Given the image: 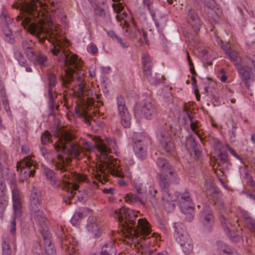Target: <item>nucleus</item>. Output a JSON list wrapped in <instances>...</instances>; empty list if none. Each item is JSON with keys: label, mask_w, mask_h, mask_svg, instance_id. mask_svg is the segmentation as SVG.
I'll return each instance as SVG.
<instances>
[{"label": "nucleus", "mask_w": 255, "mask_h": 255, "mask_svg": "<svg viewBox=\"0 0 255 255\" xmlns=\"http://www.w3.org/2000/svg\"><path fill=\"white\" fill-rule=\"evenodd\" d=\"M55 157L51 158L53 163L56 167L57 169L61 170V181L56 179L54 172L48 168L46 166H42V173L46 176L47 180L50 181V184L54 188H62L67 191V195L63 199L65 203L70 204V200L74 197L75 194V191L78 189L79 186L73 182H84L87 179V177L80 173H73L65 169V164L68 163L70 160V158L65 157L60 151H56Z\"/></svg>", "instance_id": "nucleus-1"}, {"label": "nucleus", "mask_w": 255, "mask_h": 255, "mask_svg": "<svg viewBox=\"0 0 255 255\" xmlns=\"http://www.w3.org/2000/svg\"><path fill=\"white\" fill-rule=\"evenodd\" d=\"M112 215L118 219L125 238L133 241L136 240L141 247L150 243L148 240L150 238L151 230L145 219H139L136 222L137 215L133 211L125 207L115 210Z\"/></svg>", "instance_id": "nucleus-2"}, {"label": "nucleus", "mask_w": 255, "mask_h": 255, "mask_svg": "<svg viewBox=\"0 0 255 255\" xmlns=\"http://www.w3.org/2000/svg\"><path fill=\"white\" fill-rule=\"evenodd\" d=\"M56 141L54 144V148L58 152L61 151L65 157L69 156L78 157L84 149L90 151L94 147L89 141L83 140V147L77 143L73 142V135L69 131L62 128L57 129L54 133Z\"/></svg>", "instance_id": "nucleus-3"}, {"label": "nucleus", "mask_w": 255, "mask_h": 255, "mask_svg": "<svg viewBox=\"0 0 255 255\" xmlns=\"http://www.w3.org/2000/svg\"><path fill=\"white\" fill-rule=\"evenodd\" d=\"M156 164L159 171L157 173V179L159 185H163V181H172L178 182L179 179L175 169L164 158L159 157Z\"/></svg>", "instance_id": "nucleus-4"}, {"label": "nucleus", "mask_w": 255, "mask_h": 255, "mask_svg": "<svg viewBox=\"0 0 255 255\" xmlns=\"http://www.w3.org/2000/svg\"><path fill=\"white\" fill-rule=\"evenodd\" d=\"M149 137L141 133H134L132 137V146L136 157L141 160L147 156Z\"/></svg>", "instance_id": "nucleus-5"}, {"label": "nucleus", "mask_w": 255, "mask_h": 255, "mask_svg": "<svg viewBox=\"0 0 255 255\" xmlns=\"http://www.w3.org/2000/svg\"><path fill=\"white\" fill-rule=\"evenodd\" d=\"M156 137L160 143L162 154L168 155L174 151V145L166 125L160 126L157 128Z\"/></svg>", "instance_id": "nucleus-6"}, {"label": "nucleus", "mask_w": 255, "mask_h": 255, "mask_svg": "<svg viewBox=\"0 0 255 255\" xmlns=\"http://www.w3.org/2000/svg\"><path fill=\"white\" fill-rule=\"evenodd\" d=\"M96 145L104 162L107 163L108 166L109 165H114L108 153L111 152L112 149L117 148V145L115 140L111 138H107L106 141L98 139L96 142Z\"/></svg>", "instance_id": "nucleus-7"}, {"label": "nucleus", "mask_w": 255, "mask_h": 255, "mask_svg": "<svg viewBox=\"0 0 255 255\" xmlns=\"http://www.w3.org/2000/svg\"><path fill=\"white\" fill-rule=\"evenodd\" d=\"M30 213L31 219L33 222L37 223L40 227L46 228V224H48L47 218L43 212L40 209V199H34L30 201Z\"/></svg>", "instance_id": "nucleus-8"}, {"label": "nucleus", "mask_w": 255, "mask_h": 255, "mask_svg": "<svg viewBox=\"0 0 255 255\" xmlns=\"http://www.w3.org/2000/svg\"><path fill=\"white\" fill-rule=\"evenodd\" d=\"M17 170H20L22 178L26 179L30 176H33L36 167L35 162L29 156L24 157L17 164Z\"/></svg>", "instance_id": "nucleus-9"}, {"label": "nucleus", "mask_w": 255, "mask_h": 255, "mask_svg": "<svg viewBox=\"0 0 255 255\" xmlns=\"http://www.w3.org/2000/svg\"><path fill=\"white\" fill-rule=\"evenodd\" d=\"M179 207L181 212L187 215L186 220L190 222L194 217V208L192 199L188 192H185L181 195L179 199Z\"/></svg>", "instance_id": "nucleus-10"}, {"label": "nucleus", "mask_w": 255, "mask_h": 255, "mask_svg": "<svg viewBox=\"0 0 255 255\" xmlns=\"http://www.w3.org/2000/svg\"><path fill=\"white\" fill-rule=\"evenodd\" d=\"M238 71L243 80L245 81L246 86L249 88L248 81L255 78V56L253 59H249L247 66H239Z\"/></svg>", "instance_id": "nucleus-11"}, {"label": "nucleus", "mask_w": 255, "mask_h": 255, "mask_svg": "<svg viewBox=\"0 0 255 255\" xmlns=\"http://www.w3.org/2000/svg\"><path fill=\"white\" fill-rule=\"evenodd\" d=\"M200 221L203 226V230L206 232L211 231L214 224L212 211L208 206H205L201 213Z\"/></svg>", "instance_id": "nucleus-12"}, {"label": "nucleus", "mask_w": 255, "mask_h": 255, "mask_svg": "<svg viewBox=\"0 0 255 255\" xmlns=\"http://www.w3.org/2000/svg\"><path fill=\"white\" fill-rule=\"evenodd\" d=\"M219 220L224 232L228 235L230 240L235 243L239 242L241 240V237L239 235H235V233H233V227L228 217L224 215H220L219 216Z\"/></svg>", "instance_id": "nucleus-13"}, {"label": "nucleus", "mask_w": 255, "mask_h": 255, "mask_svg": "<svg viewBox=\"0 0 255 255\" xmlns=\"http://www.w3.org/2000/svg\"><path fill=\"white\" fill-rule=\"evenodd\" d=\"M187 22L192 26L195 32H198L201 26L200 19L196 11L190 7H186Z\"/></svg>", "instance_id": "nucleus-14"}, {"label": "nucleus", "mask_w": 255, "mask_h": 255, "mask_svg": "<svg viewBox=\"0 0 255 255\" xmlns=\"http://www.w3.org/2000/svg\"><path fill=\"white\" fill-rule=\"evenodd\" d=\"M39 230L43 237L45 254L47 255H55L56 254V249L52 244L47 233L48 224H46V229L40 227Z\"/></svg>", "instance_id": "nucleus-15"}, {"label": "nucleus", "mask_w": 255, "mask_h": 255, "mask_svg": "<svg viewBox=\"0 0 255 255\" xmlns=\"http://www.w3.org/2000/svg\"><path fill=\"white\" fill-rule=\"evenodd\" d=\"M138 112L141 117L147 120H151L156 115V109L155 107L149 102H145L142 105Z\"/></svg>", "instance_id": "nucleus-16"}, {"label": "nucleus", "mask_w": 255, "mask_h": 255, "mask_svg": "<svg viewBox=\"0 0 255 255\" xmlns=\"http://www.w3.org/2000/svg\"><path fill=\"white\" fill-rule=\"evenodd\" d=\"M141 63L144 74L148 81H151L153 63L151 57L148 54L143 53L141 58Z\"/></svg>", "instance_id": "nucleus-17"}, {"label": "nucleus", "mask_w": 255, "mask_h": 255, "mask_svg": "<svg viewBox=\"0 0 255 255\" xmlns=\"http://www.w3.org/2000/svg\"><path fill=\"white\" fill-rule=\"evenodd\" d=\"M174 238L176 242L179 244V240H181L184 244H187L188 239H191L185 228L181 224L175 225Z\"/></svg>", "instance_id": "nucleus-18"}, {"label": "nucleus", "mask_w": 255, "mask_h": 255, "mask_svg": "<svg viewBox=\"0 0 255 255\" xmlns=\"http://www.w3.org/2000/svg\"><path fill=\"white\" fill-rule=\"evenodd\" d=\"M117 249L114 241L106 242L102 247L100 253L95 254L93 255H116Z\"/></svg>", "instance_id": "nucleus-19"}, {"label": "nucleus", "mask_w": 255, "mask_h": 255, "mask_svg": "<svg viewBox=\"0 0 255 255\" xmlns=\"http://www.w3.org/2000/svg\"><path fill=\"white\" fill-rule=\"evenodd\" d=\"M117 109L122 125L125 128H129L131 124V117L127 106H125Z\"/></svg>", "instance_id": "nucleus-20"}, {"label": "nucleus", "mask_w": 255, "mask_h": 255, "mask_svg": "<svg viewBox=\"0 0 255 255\" xmlns=\"http://www.w3.org/2000/svg\"><path fill=\"white\" fill-rule=\"evenodd\" d=\"M12 199L14 214L16 217H20L21 215V202L20 201L19 191L16 187L12 190Z\"/></svg>", "instance_id": "nucleus-21"}, {"label": "nucleus", "mask_w": 255, "mask_h": 255, "mask_svg": "<svg viewBox=\"0 0 255 255\" xmlns=\"http://www.w3.org/2000/svg\"><path fill=\"white\" fill-rule=\"evenodd\" d=\"M27 57L32 60L34 64L45 66L47 64V57L41 52L35 54L33 51H30L27 54Z\"/></svg>", "instance_id": "nucleus-22"}, {"label": "nucleus", "mask_w": 255, "mask_h": 255, "mask_svg": "<svg viewBox=\"0 0 255 255\" xmlns=\"http://www.w3.org/2000/svg\"><path fill=\"white\" fill-rule=\"evenodd\" d=\"M61 245L63 250H64L69 255H77L75 252L73 251L74 249V239L71 236H67L66 238L61 241Z\"/></svg>", "instance_id": "nucleus-23"}, {"label": "nucleus", "mask_w": 255, "mask_h": 255, "mask_svg": "<svg viewBox=\"0 0 255 255\" xmlns=\"http://www.w3.org/2000/svg\"><path fill=\"white\" fill-rule=\"evenodd\" d=\"M108 167L109 171L113 176L121 178L124 177V172L122 171L121 169L118 165L114 164V165H109ZM119 183L121 186H124L126 185V182L122 179L119 180Z\"/></svg>", "instance_id": "nucleus-24"}, {"label": "nucleus", "mask_w": 255, "mask_h": 255, "mask_svg": "<svg viewBox=\"0 0 255 255\" xmlns=\"http://www.w3.org/2000/svg\"><path fill=\"white\" fill-rule=\"evenodd\" d=\"M112 7L114 11L117 13L116 17L117 20H124L125 25L128 24L126 20L127 13L123 11L124 6L121 3H113Z\"/></svg>", "instance_id": "nucleus-25"}, {"label": "nucleus", "mask_w": 255, "mask_h": 255, "mask_svg": "<svg viewBox=\"0 0 255 255\" xmlns=\"http://www.w3.org/2000/svg\"><path fill=\"white\" fill-rule=\"evenodd\" d=\"M171 181H163L165 183L164 185H159L162 190V200L163 203L166 201L168 202L170 200H175L173 195L169 192L168 188Z\"/></svg>", "instance_id": "nucleus-26"}, {"label": "nucleus", "mask_w": 255, "mask_h": 255, "mask_svg": "<svg viewBox=\"0 0 255 255\" xmlns=\"http://www.w3.org/2000/svg\"><path fill=\"white\" fill-rule=\"evenodd\" d=\"M133 184L136 193L140 196L142 198L147 201L146 186L138 180H134Z\"/></svg>", "instance_id": "nucleus-27"}, {"label": "nucleus", "mask_w": 255, "mask_h": 255, "mask_svg": "<svg viewBox=\"0 0 255 255\" xmlns=\"http://www.w3.org/2000/svg\"><path fill=\"white\" fill-rule=\"evenodd\" d=\"M88 232L93 237H99L101 234L100 227L95 221H89L87 226Z\"/></svg>", "instance_id": "nucleus-28"}, {"label": "nucleus", "mask_w": 255, "mask_h": 255, "mask_svg": "<svg viewBox=\"0 0 255 255\" xmlns=\"http://www.w3.org/2000/svg\"><path fill=\"white\" fill-rule=\"evenodd\" d=\"M218 251L222 255H236V251L222 242L218 243Z\"/></svg>", "instance_id": "nucleus-29"}, {"label": "nucleus", "mask_w": 255, "mask_h": 255, "mask_svg": "<svg viewBox=\"0 0 255 255\" xmlns=\"http://www.w3.org/2000/svg\"><path fill=\"white\" fill-rule=\"evenodd\" d=\"M125 201L128 202L131 204H134L137 203H140L143 206H145L146 200L142 198L140 196H138L136 195L129 193L126 195L125 197Z\"/></svg>", "instance_id": "nucleus-30"}, {"label": "nucleus", "mask_w": 255, "mask_h": 255, "mask_svg": "<svg viewBox=\"0 0 255 255\" xmlns=\"http://www.w3.org/2000/svg\"><path fill=\"white\" fill-rule=\"evenodd\" d=\"M75 113L78 117L83 118L87 126L91 125V115L83 108H75Z\"/></svg>", "instance_id": "nucleus-31"}, {"label": "nucleus", "mask_w": 255, "mask_h": 255, "mask_svg": "<svg viewBox=\"0 0 255 255\" xmlns=\"http://www.w3.org/2000/svg\"><path fill=\"white\" fill-rule=\"evenodd\" d=\"M157 194L158 191L154 187H149L148 191V195L147 196V200H148L153 206L157 205L158 201Z\"/></svg>", "instance_id": "nucleus-32"}, {"label": "nucleus", "mask_w": 255, "mask_h": 255, "mask_svg": "<svg viewBox=\"0 0 255 255\" xmlns=\"http://www.w3.org/2000/svg\"><path fill=\"white\" fill-rule=\"evenodd\" d=\"M2 255H10L11 248L9 244V237L7 235L2 237Z\"/></svg>", "instance_id": "nucleus-33"}, {"label": "nucleus", "mask_w": 255, "mask_h": 255, "mask_svg": "<svg viewBox=\"0 0 255 255\" xmlns=\"http://www.w3.org/2000/svg\"><path fill=\"white\" fill-rule=\"evenodd\" d=\"M226 55L229 57L232 62H234L237 68L241 66L242 58L237 52L231 49Z\"/></svg>", "instance_id": "nucleus-34"}, {"label": "nucleus", "mask_w": 255, "mask_h": 255, "mask_svg": "<svg viewBox=\"0 0 255 255\" xmlns=\"http://www.w3.org/2000/svg\"><path fill=\"white\" fill-rule=\"evenodd\" d=\"M151 16L154 20L156 27L159 30L162 29L166 25V19L164 16L156 17L154 12H151Z\"/></svg>", "instance_id": "nucleus-35"}, {"label": "nucleus", "mask_w": 255, "mask_h": 255, "mask_svg": "<svg viewBox=\"0 0 255 255\" xmlns=\"http://www.w3.org/2000/svg\"><path fill=\"white\" fill-rule=\"evenodd\" d=\"M183 252L186 255L190 254L193 250V243L191 239H188L187 244H184L182 241L179 240Z\"/></svg>", "instance_id": "nucleus-36"}, {"label": "nucleus", "mask_w": 255, "mask_h": 255, "mask_svg": "<svg viewBox=\"0 0 255 255\" xmlns=\"http://www.w3.org/2000/svg\"><path fill=\"white\" fill-rule=\"evenodd\" d=\"M2 164L0 162V197L7 195V190L2 173Z\"/></svg>", "instance_id": "nucleus-37"}, {"label": "nucleus", "mask_w": 255, "mask_h": 255, "mask_svg": "<svg viewBox=\"0 0 255 255\" xmlns=\"http://www.w3.org/2000/svg\"><path fill=\"white\" fill-rule=\"evenodd\" d=\"M185 145L189 152L197 146L195 140L192 135H190L186 137Z\"/></svg>", "instance_id": "nucleus-38"}, {"label": "nucleus", "mask_w": 255, "mask_h": 255, "mask_svg": "<svg viewBox=\"0 0 255 255\" xmlns=\"http://www.w3.org/2000/svg\"><path fill=\"white\" fill-rule=\"evenodd\" d=\"M205 187L207 190V194H210V192L217 193L219 189L215 186V184L210 179H207L205 183Z\"/></svg>", "instance_id": "nucleus-39"}, {"label": "nucleus", "mask_w": 255, "mask_h": 255, "mask_svg": "<svg viewBox=\"0 0 255 255\" xmlns=\"http://www.w3.org/2000/svg\"><path fill=\"white\" fill-rule=\"evenodd\" d=\"M186 115L187 118L189 119L190 122V127L192 131L196 133L198 136L201 138L199 133H198V125H197L196 122H194L193 120V117L192 115H191L189 112H186Z\"/></svg>", "instance_id": "nucleus-40"}, {"label": "nucleus", "mask_w": 255, "mask_h": 255, "mask_svg": "<svg viewBox=\"0 0 255 255\" xmlns=\"http://www.w3.org/2000/svg\"><path fill=\"white\" fill-rule=\"evenodd\" d=\"M237 129V124L233 122L232 128L228 131L229 139L231 142H234L236 140Z\"/></svg>", "instance_id": "nucleus-41"}, {"label": "nucleus", "mask_w": 255, "mask_h": 255, "mask_svg": "<svg viewBox=\"0 0 255 255\" xmlns=\"http://www.w3.org/2000/svg\"><path fill=\"white\" fill-rule=\"evenodd\" d=\"M124 34L129 38H134L136 37L137 32L135 28H131L128 24L125 25Z\"/></svg>", "instance_id": "nucleus-42"}, {"label": "nucleus", "mask_w": 255, "mask_h": 255, "mask_svg": "<svg viewBox=\"0 0 255 255\" xmlns=\"http://www.w3.org/2000/svg\"><path fill=\"white\" fill-rule=\"evenodd\" d=\"M7 195H4L3 197H0V214L2 215L7 205Z\"/></svg>", "instance_id": "nucleus-43"}, {"label": "nucleus", "mask_w": 255, "mask_h": 255, "mask_svg": "<svg viewBox=\"0 0 255 255\" xmlns=\"http://www.w3.org/2000/svg\"><path fill=\"white\" fill-rule=\"evenodd\" d=\"M175 200H173L163 203L164 208L167 212H171L174 210L175 208Z\"/></svg>", "instance_id": "nucleus-44"}, {"label": "nucleus", "mask_w": 255, "mask_h": 255, "mask_svg": "<svg viewBox=\"0 0 255 255\" xmlns=\"http://www.w3.org/2000/svg\"><path fill=\"white\" fill-rule=\"evenodd\" d=\"M83 217L82 212H79L75 213L71 219V223L74 226H77L78 224L79 220H81Z\"/></svg>", "instance_id": "nucleus-45"}, {"label": "nucleus", "mask_w": 255, "mask_h": 255, "mask_svg": "<svg viewBox=\"0 0 255 255\" xmlns=\"http://www.w3.org/2000/svg\"><path fill=\"white\" fill-rule=\"evenodd\" d=\"M48 88L53 89L57 83L56 77L55 74L52 73L48 74Z\"/></svg>", "instance_id": "nucleus-46"}, {"label": "nucleus", "mask_w": 255, "mask_h": 255, "mask_svg": "<svg viewBox=\"0 0 255 255\" xmlns=\"http://www.w3.org/2000/svg\"><path fill=\"white\" fill-rule=\"evenodd\" d=\"M22 45L23 49L25 50L27 54L30 51H32L34 43L31 41L23 40L22 42Z\"/></svg>", "instance_id": "nucleus-47"}, {"label": "nucleus", "mask_w": 255, "mask_h": 255, "mask_svg": "<svg viewBox=\"0 0 255 255\" xmlns=\"http://www.w3.org/2000/svg\"><path fill=\"white\" fill-rule=\"evenodd\" d=\"M14 57L18 61L19 64L22 66H25L26 60L21 52L16 51L14 52Z\"/></svg>", "instance_id": "nucleus-48"}, {"label": "nucleus", "mask_w": 255, "mask_h": 255, "mask_svg": "<svg viewBox=\"0 0 255 255\" xmlns=\"http://www.w3.org/2000/svg\"><path fill=\"white\" fill-rule=\"evenodd\" d=\"M217 42L221 48L225 51L226 54L231 50L230 45L229 43H225L221 40H219L217 41Z\"/></svg>", "instance_id": "nucleus-49"}, {"label": "nucleus", "mask_w": 255, "mask_h": 255, "mask_svg": "<svg viewBox=\"0 0 255 255\" xmlns=\"http://www.w3.org/2000/svg\"><path fill=\"white\" fill-rule=\"evenodd\" d=\"M37 199H40V194L38 189L35 187H33L31 190V193L30 196V201Z\"/></svg>", "instance_id": "nucleus-50"}, {"label": "nucleus", "mask_w": 255, "mask_h": 255, "mask_svg": "<svg viewBox=\"0 0 255 255\" xmlns=\"http://www.w3.org/2000/svg\"><path fill=\"white\" fill-rule=\"evenodd\" d=\"M95 13L99 16L104 17L106 16V12L104 8L98 5H96L94 8Z\"/></svg>", "instance_id": "nucleus-51"}, {"label": "nucleus", "mask_w": 255, "mask_h": 255, "mask_svg": "<svg viewBox=\"0 0 255 255\" xmlns=\"http://www.w3.org/2000/svg\"><path fill=\"white\" fill-rule=\"evenodd\" d=\"M51 135L48 131H45L41 136V140L43 144H47L50 141Z\"/></svg>", "instance_id": "nucleus-52"}, {"label": "nucleus", "mask_w": 255, "mask_h": 255, "mask_svg": "<svg viewBox=\"0 0 255 255\" xmlns=\"http://www.w3.org/2000/svg\"><path fill=\"white\" fill-rule=\"evenodd\" d=\"M245 223L250 230L255 233V220L252 217L250 221L247 220Z\"/></svg>", "instance_id": "nucleus-53"}, {"label": "nucleus", "mask_w": 255, "mask_h": 255, "mask_svg": "<svg viewBox=\"0 0 255 255\" xmlns=\"http://www.w3.org/2000/svg\"><path fill=\"white\" fill-rule=\"evenodd\" d=\"M230 164L229 161L218 163V166L219 167V171L221 172H223L228 170Z\"/></svg>", "instance_id": "nucleus-54"}, {"label": "nucleus", "mask_w": 255, "mask_h": 255, "mask_svg": "<svg viewBox=\"0 0 255 255\" xmlns=\"http://www.w3.org/2000/svg\"><path fill=\"white\" fill-rule=\"evenodd\" d=\"M117 109L126 106L125 98L122 96H118L116 98Z\"/></svg>", "instance_id": "nucleus-55"}, {"label": "nucleus", "mask_w": 255, "mask_h": 255, "mask_svg": "<svg viewBox=\"0 0 255 255\" xmlns=\"http://www.w3.org/2000/svg\"><path fill=\"white\" fill-rule=\"evenodd\" d=\"M32 251L34 253L38 255L42 253L41 246L39 242H36L34 243V247Z\"/></svg>", "instance_id": "nucleus-56"}, {"label": "nucleus", "mask_w": 255, "mask_h": 255, "mask_svg": "<svg viewBox=\"0 0 255 255\" xmlns=\"http://www.w3.org/2000/svg\"><path fill=\"white\" fill-rule=\"evenodd\" d=\"M218 163L228 161V154L226 152H221L218 155Z\"/></svg>", "instance_id": "nucleus-57"}, {"label": "nucleus", "mask_w": 255, "mask_h": 255, "mask_svg": "<svg viewBox=\"0 0 255 255\" xmlns=\"http://www.w3.org/2000/svg\"><path fill=\"white\" fill-rule=\"evenodd\" d=\"M246 178L248 185L253 188L255 187V181L254 180L252 177L248 173H246Z\"/></svg>", "instance_id": "nucleus-58"}, {"label": "nucleus", "mask_w": 255, "mask_h": 255, "mask_svg": "<svg viewBox=\"0 0 255 255\" xmlns=\"http://www.w3.org/2000/svg\"><path fill=\"white\" fill-rule=\"evenodd\" d=\"M240 214L245 223L247 221V220H248V221H250V218H252L250 214L247 211L242 210L240 211Z\"/></svg>", "instance_id": "nucleus-59"}, {"label": "nucleus", "mask_w": 255, "mask_h": 255, "mask_svg": "<svg viewBox=\"0 0 255 255\" xmlns=\"http://www.w3.org/2000/svg\"><path fill=\"white\" fill-rule=\"evenodd\" d=\"M206 5V6L212 9L215 7L216 5L215 0H202Z\"/></svg>", "instance_id": "nucleus-60"}, {"label": "nucleus", "mask_w": 255, "mask_h": 255, "mask_svg": "<svg viewBox=\"0 0 255 255\" xmlns=\"http://www.w3.org/2000/svg\"><path fill=\"white\" fill-rule=\"evenodd\" d=\"M40 153L42 154V155L45 159H50V154L47 152V149L45 147H43V146L41 147L40 148Z\"/></svg>", "instance_id": "nucleus-61"}, {"label": "nucleus", "mask_w": 255, "mask_h": 255, "mask_svg": "<svg viewBox=\"0 0 255 255\" xmlns=\"http://www.w3.org/2000/svg\"><path fill=\"white\" fill-rule=\"evenodd\" d=\"M0 18L2 20L4 21L6 24H8L11 22L10 17L6 15L4 11H2L0 14Z\"/></svg>", "instance_id": "nucleus-62"}, {"label": "nucleus", "mask_w": 255, "mask_h": 255, "mask_svg": "<svg viewBox=\"0 0 255 255\" xmlns=\"http://www.w3.org/2000/svg\"><path fill=\"white\" fill-rule=\"evenodd\" d=\"M54 91L52 88H48V98L49 101H54L55 97L54 95Z\"/></svg>", "instance_id": "nucleus-63"}, {"label": "nucleus", "mask_w": 255, "mask_h": 255, "mask_svg": "<svg viewBox=\"0 0 255 255\" xmlns=\"http://www.w3.org/2000/svg\"><path fill=\"white\" fill-rule=\"evenodd\" d=\"M145 252L148 255H165V253L164 252H159V253H156L154 252L152 250H148L147 251H145Z\"/></svg>", "instance_id": "nucleus-64"}]
</instances>
